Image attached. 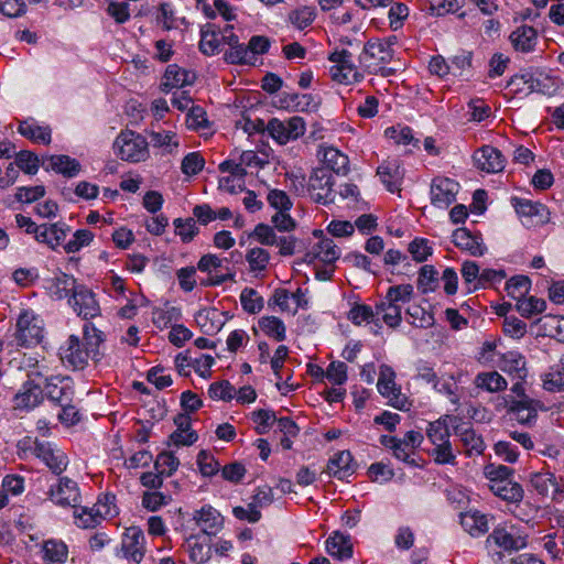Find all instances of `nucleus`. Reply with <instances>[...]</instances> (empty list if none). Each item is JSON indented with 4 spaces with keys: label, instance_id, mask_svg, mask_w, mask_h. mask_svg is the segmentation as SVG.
<instances>
[{
    "label": "nucleus",
    "instance_id": "f257e3e1",
    "mask_svg": "<svg viewBox=\"0 0 564 564\" xmlns=\"http://www.w3.org/2000/svg\"><path fill=\"white\" fill-rule=\"evenodd\" d=\"M84 343L76 335H69L61 345L58 355L62 364L72 370H83L88 366L89 358L100 356V346L105 341V335L94 324L86 323L83 326Z\"/></svg>",
    "mask_w": 564,
    "mask_h": 564
},
{
    "label": "nucleus",
    "instance_id": "f03ea898",
    "mask_svg": "<svg viewBox=\"0 0 564 564\" xmlns=\"http://www.w3.org/2000/svg\"><path fill=\"white\" fill-rule=\"evenodd\" d=\"M490 491L509 503H520L524 497L521 484L513 480V469L505 465L488 464L484 467Z\"/></svg>",
    "mask_w": 564,
    "mask_h": 564
},
{
    "label": "nucleus",
    "instance_id": "7ed1b4c3",
    "mask_svg": "<svg viewBox=\"0 0 564 564\" xmlns=\"http://www.w3.org/2000/svg\"><path fill=\"white\" fill-rule=\"evenodd\" d=\"M394 51L392 42L383 39H371L359 54L360 66L369 74H379L389 77L395 73L388 64L392 61Z\"/></svg>",
    "mask_w": 564,
    "mask_h": 564
},
{
    "label": "nucleus",
    "instance_id": "20e7f679",
    "mask_svg": "<svg viewBox=\"0 0 564 564\" xmlns=\"http://www.w3.org/2000/svg\"><path fill=\"white\" fill-rule=\"evenodd\" d=\"M113 151L123 161L144 162L149 158V143L141 134L132 130H124L116 138Z\"/></svg>",
    "mask_w": 564,
    "mask_h": 564
},
{
    "label": "nucleus",
    "instance_id": "39448f33",
    "mask_svg": "<svg viewBox=\"0 0 564 564\" xmlns=\"http://www.w3.org/2000/svg\"><path fill=\"white\" fill-rule=\"evenodd\" d=\"M44 337V322L31 310H23L18 316L14 338L22 347L39 345Z\"/></svg>",
    "mask_w": 564,
    "mask_h": 564
},
{
    "label": "nucleus",
    "instance_id": "423d86ee",
    "mask_svg": "<svg viewBox=\"0 0 564 564\" xmlns=\"http://www.w3.org/2000/svg\"><path fill=\"white\" fill-rule=\"evenodd\" d=\"M328 61L332 65L328 68L330 78L340 85H352L360 83L364 75L352 62V55L347 50L333 52Z\"/></svg>",
    "mask_w": 564,
    "mask_h": 564
},
{
    "label": "nucleus",
    "instance_id": "0eeeda50",
    "mask_svg": "<svg viewBox=\"0 0 564 564\" xmlns=\"http://www.w3.org/2000/svg\"><path fill=\"white\" fill-rule=\"evenodd\" d=\"M269 135L279 144L301 138L306 131V124L302 117L294 116L288 120L272 118L267 124Z\"/></svg>",
    "mask_w": 564,
    "mask_h": 564
},
{
    "label": "nucleus",
    "instance_id": "6e6552de",
    "mask_svg": "<svg viewBox=\"0 0 564 564\" xmlns=\"http://www.w3.org/2000/svg\"><path fill=\"white\" fill-rule=\"evenodd\" d=\"M528 484L530 489L541 498H551L556 502L564 498V489L560 487L555 475L549 470L529 473Z\"/></svg>",
    "mask_w": 564,
    "mask_h": 564
},
{
    "label": "nucleus",
    "instance_id": "1a4fd4ad",
    "mask_svg": "<svg viewBox=\"0 0 564 564\" xmlns=\"http://www.w3.org/2000/svg\"><path fill=\"white\" fill-rule=\"evenodd\" d=\"M48 499L62 508L76 509L82 502V495L77 482L68 477H61L56 485L48 490Z\"/></svg>",
    "mask_w": 564,
    "mask_h": 564
},
{
    "label": "nucleus",
    "instance_id": "9d476101",
    "mask_svg": "<svg viewBox=\"0 0 564 564\" xmlns=\"http://www.w3.org/2000/svg\"><path fill=\"white\" fill-rule=\"evenodd\" d=\"M227 260L216 254H205L197 263V269L208 273V279L202 281L203 285H220L226 281L234 280V273L226 265Z\"/></svg>",
    "mask_w": 564,
    "mask_h": 564
},
{
    "label": "nucleus",
    "instance_id": "9b49d317",
    "mask_svg": "<svg viewBox=\"0 0 564 564\" xmlns=\"http://www.w3.org/2000/svg\"><path fill=\"white\" fill-rule=\"evenodd\" d=\"M333 185V176L326 169H315L308 180L312 199L324 205L333 203L335 199Z\"/></svg>",
    "mask_w": 564,
    "mask_h": 564
},
{
    "label": "nucleus",
    "instance_id": "f8f14e48",
    "mask_svg": "<svg viewBox=\"0 0 564 564\" xmlns=\"http://www.w3.org/2000/svg\"><path fill=\"white\" fill-rule=\"evenodd\" d=\"M379 393L389 400L390 405L398 410H405L408 401L401 395L395 384V372L390 366L381 365L377 382Z\"/></svg>",
    "mask_w": 564,
    "mask_h": 564
},
{
    "label": "nucleus",
    "instance_id": "ddd939ff",
    "mask_svg": "<svg viewBox=\"0 0 564 564\" xmlns=\"http://www.w3.org/2000/svg\"><path fill=\"white\" fill-rule=\"evenodd\" d=\"M31 451L55 475H61L68 466L67 455L48 442L35 441Z\"/></svg>",
    "mask_w": 564,
    "mask_h": 564
},
{
    "label": "nucleus",
    "instance_id": "4468645a",
    "mask_svg": "<svg viewBox=\"0 0 564 564\" xmlns=\"http://www.w3.org/2000/svg\"><path fill=\"white\" fill-rule=\"evenodd\" d=\"M497 546L505 551H518L527 546V535L522 534L516 525H499L488 536Z\"/></svg>",
    "mask_w": 564,
    "mask_h": 564
},
{
    "label": "nucleus",
    "instance_id": "2eb2a0df",
    "mask_svg": "<svg viewBox=\"0 0 564 564\" xmlns=\"http://www.w3.org/2000/svg\"><path fill=\"white\" fill-rule=\"evenodd\" d=\"M511 203L517 214L525 219L527 225H544L551 220L550 210L539 202L513 197Z\"/></svg>",
    "mask_w": 564,
    "mask_h": 564
},
{
    "label": "nucleus",
    "instance_id": "dca6fc26",
    "mask_svg": "<svg viewBox=\"0 0 564 564\" xmlns=\"http://www.w3.org/2000/svg\"><path fill=\"white\" fill-rule=\"evenodd\" d=\"M43 392L56 405L68 404V402L74 401V382L67 376L50 377L45 382Z\"/></svg>",
    "mask_w": 564,
    "mask_h": 564
},
{
    "label": "nucleus",
    "instance_id": "f3484780",
    "mask_svg": "<svg viewBox=\"0 0 564 564\" xmlns=\"http://www.w3.org/2000/svg\"><path fill=\"white\" fill-rule=\"evenodd\" d=\"M459 184L448 177H435L431 184V202L437 208H447L456 200Z\"/></svg>",
    "mask_w": 564,
    "mask_h": 564
},
{
    "label": "nucleus",
    "instance_id": "a211bd4d",
    "mask_svg": "<svg viewBox=\"0 0 564 564\" xmlns=\"http://www.w3.org/2000/svg\"><path fill=\"white\" fill-rule=\"evenodd\" d=\"M145 538L138 527L126 529L121 540V552L124 558L139 564L145 554Z\"/></svg>",
    "mask_w": 564,
    "mask_h": 564
},
{
    "label": "nucleus",
    "instance_id": "6ab92c4d",
    "mask_svg": "<svg viewBox=\"0 0 564 564\" xmlns=\"http://www.w3.org/2000/svg\"><path fill=\"white\" fill-rule=\"evenodd\" d=\"M508 410V413L513 420L520 424H532L538 416L536 402L531 398L514 399L510 397H503L502 403Z\"/></svg>",
    "mask_w": 564,
    "mask_h": 564
},
{
    "label": "nucleus",
    "instance_id": "aec40b11",
    "mask_svg": "<svg viewBox=\"0 0 564 564\" xmlns=\"http://www.w3.org/2000/svg\"><path fill=\"white\" fill-rule=\"evenodd\" d=\"M69 304L76 314L84 319H91L100 315V306L91 290L79 285L69 300Z\"/></svg>",
    "mask_w": 564,
    "mask_h": 564
},
{
    "label": "nucleus",
    "instance_id": "412c9836",
    "mask_svg": "<svg viewBox=\"0 0 564 564\" xmlns=\"http://www.w3.org/2000/svg\"><path fill=\"white\" fill-rule=\"evenodd\" d=\"M43 401V389L34 379H28L13 397V408L30 411Z\"/></svg>",
    "mask_w": 564,
    "mask_h": 564
},
{
    "label": "nucleus",
    "instance_id": "4be33fe9",
    "mask_svg": "<svg viewBox=\"0 0 564 564\" xmlns=\"http://www.w3.org/2000/svg\"><path fill=\"white\" fill-rule=\"evenodd\" d=\"M477 169L486 173H498L505 169L506 160L502 153L491 145H484L474 153Z\"/></svg>",
    "mask_w": 564,
    "mask_h": 564
},
{
    "label": "nucleus",
    "instance_id": "5701e85b",
    "mask_svg": "<svg viewBox=\"0 0 564 564\" xmlns=\"http://www.w3.org/2000/svg\"><path fill=\"white\" fill-rule=\"evenodd\" d=\"M193 520L206 535H216L224 527L223 516L212 506L205 505L194 511Z\"/></svg>",
    "mask_w": 564,
    "mask_h": 564
},
{
    "label": "nucleus",
    "instance_id": "b1692460",
    "mask_svg": "<svg viewBox=\"0 0 564 564\" xmlns=\"http://www.w3.org/2000/svg\"><path fill=\"white\" fill-rule=\"evenodd\" d=\"M377 174L389 192L394 193L401 189L404 172L399 160L391 159L384 161L379 165Z\"/></svg>",
    "mask_w": 564,
    "mask_h": 564
},
{
    "label": "nucleus",
    "instance_id": "393cba45",
    "mask_svg": "<svg viewBox=\"0 0 564 564\" xmlns=\"http://www.w3.org/2000/svg\"><path fill=\"white\" fill-rule=\"evenodd\" d=\"M339 257L340 249L330 238H322L306 254L310 262L318 260L326 265H333Z\"/></svg>",
    "mask_w": 564,
    "mask_h": 564
},
{
    "label": "nucleus",
    "instance_id": "a878e982",
    "mask_svg": "<svg viewBox=\"0 0 564 564\" xmlns=\"http://www.w3.org/2000/svg\"><path fill=\"white\" fill-rule=\"evenodd\" d=\"M453 242L457 248L469 252L474 257H480L486 251L481 236L473 235L467 228L456 229L453 232Z\"/></svg>",
    "mask_w": 564,
    "mask_h": 564
},
{
    "label": "nucleus",
    "instance_id": "bb28decb",
    "mask_svg": "<svg viewBox=\"0 0 564 564\" xmlns=\"http://www.w3.org/2000/svg\"><path fill=\"white\" fill-rule=\"evenodd\" d=\"M318 155L322 158L324 167L328 172L332 170L336 174H347L349 171V159L346 154L332 145L321 147Z\"/></svg>",
    "mask_w": 564,
    "mask_h": 564
},
{
    "label": "nucleus",
    "instance_id": "cd10ccee",
    "mask_svg": "<svg viewBox=\"0 0 564 564\" xmlns=\"http://www.w3.org/2000/svg\"><path fill=\"white\" fill-rule=\"evenodd\" d=\"M68 231L69 227L64 223L43 224L36 241L48 246L51 249H56L65 240Z\"/></svg>",
    "mask_w": 564,
    "mask_h": 564
},
{
    "label": "nucleus",
    "instance_id": "c85d7f7f",
    "mask_svg": "<svg viewBox=\"0 0 564 564\" xmlns=\"http://www.w3.org/2000/svg\"><path fill=\"white\" fill-rule=\"evenodd\" d=\"M223 45L220 26L207 23L200 29L199 51L207 56L215 55Z\"/></svg>",
    "mask_w": 564,
    "mask_h": 564
},
{
    "label": "nucleus",
    "instance_id": "c756f323",
    "mask_svg": "<svg viewBox=\"0 0 564 564\" xmlns=\"http://www.w3.org/2000/svg\"><path fill=\"white\" fill-rule=\"evenodd\" d=\"M327 553L337 560H347L352 556V543L349 534L334 532L326 540Z\"/></svg>",
    "mask_w": 564,
    "mask_h": 564
},
{
    "label": "nucleus",
    "instance_id": "7c9ffc66",
    "mask_svg": "<svg viewBox=\"0 0 564 564\" xmlns=\"http://www.w3.org/2000/svg\"><path fill=\"white\" fill-rule=\"evenodd\" d=\"M455 435H457L463 443L466 453L471 455H480L485 449L482 438L466 423L454 425Z\"/></svg>",
    "mask_w": 564,
    "mask_h": 564
},
{
    "label": "nucleus",
    "instance_id": "2f4dec72",
    "mask_svg": "<svg viewBox=\"0 0 564 564\" xmlns=\"http://www.w3.org/2000/svg\"><path fill=\"white\" fill-rule=\"evenodd\" d=\"M18 131L21 135L33 142L42 144H48L51 142L50 127L39 124V122L32 118L21 121Z\"/></svg>",
    "mask_w": 564,
    "mask_h": 564
},
{
    "label": "nucleus",
    "instance_id": "473e14b6",
    "mask_svg": "<svg viewBox=\"0 0 564 564\" xmlns=\"http://www.w3.org/2000/svg\"><path fill=\"white\" fill-rule=\"evenodd\" d=\"M498 367L511 376L519 379L527 377L525 359L516 350L507 351L500 356Z\"/></svg>",
    "mask_w": 564,
    "mask_h": 564
},
{
    "label": "nucleus",
    "instance_id": "72a5a7b5",
    "mask_svg": "<svg viewBox=\"0 0 564 564\" xmlns=\"http://www.w3.org/2000/svg\"><path fill=\"white\" fill-rule=\"evenodd\" d=\"M510 41L517 51L532 52L536 45L538 32L533 26L521 25L510 34Z\"/></svg>",
    "mask_w": 564,
    "mask_h": 564
},
{
    "label": "nucleus",
    "instance_id": "f704fd0d",
    "mask_svg": "<svg viewBox=\"0 0 564 564\" xmlns=\"http://www.w3.org/2000/svg\"><path fill=\"white\" fill-rule=\"evenodd\" d=\"M151 144L162 150L163 154L175 155L178 153L180 138L174 131L160 130L149 133Z\"/></svg>",
    "mask_w": 564,
    "mask_h": 564
},
{
    "label": "nucleus",
    "instance_id": "c9c22d12",
    "mask_svg": "<svg viewBox=\"0 0 564 564\" xmlns=\"http://www.w3.org/2000/svg\"><path fill=\"white\" fill-rule=\"evenodd\" d=\"M45 564H65L68 557V546L62 540L50 539L42 545Z\"/></svg>",
    "mask_w": 564,
    "mask_h": 564
},
{
    "label": "nucleus",
    "instance_id": "e433bc0d",
    "mask_svg": "<svg viewBox=\"0 0 564 564\" xmlns=\"http://www.w3.org/2000/svg\"><path fill=\"white\" fill-rule=\"evenodd\" d=\"M460 524L463 529L473 536L485 534L489 530L486 514L470 510L460 514Z\"/></svg>",
    "mask_w": 564,
    "mask_h": 564
},
{
    "label": "nucleus",
    "instance_id": "4c0bfd02",
    "mask_svg": "<svg viewBox=\"0 0 564 564\" xmlns=\"http://www.w3.org/2000/svg\"><path fill=\"white\" fill-rule=\"evenodd\" d=\"M352 456L348 451H341L336 453L328 462L326 471L338 479H344L345 477L351 475L354 473Z\"/></svg>",
    "mask_w": 564,
    "mask_h": 564
},
{
    "label": "nucleus",
    "instance_id": "58836bf2",
    "mask_svg": "<svg viewBox=\"0 0 564 564\" xmlns=\"http://www.w3.org/2000/svg\"><path fill=\"white\" fill-rule=\"evenodd\" d=\"M474 384L478 389L496 393L507 389L508 382L505 377L494 370L479 372L474 379Z\"/></svg>",
    "mask_w": 564,
    "mask_h": 564
},
{
    "label": "nucleus",
    "instance_id": "ea45409f",
    "mask_svg": "<svg viewBox=\"0 0 564 564\" xmlns=\"http://www.w3.org/2000/svg\"><path fill=\"white\" fill-rule=\"evenodd\" d=\"M316 18V11L314 7L301 6L292 9L286 17V22L293 29L302 31L308 28Z\"/></svg>",
    "mask_w": 564,
    "mask_h": 564
},
{
    "label": "nucleus",
    "instance_id": "a19ab883",
    "mask_svg": "<svg viewBox=\"0 0 564 564\" xmlns=\"http://www.w3.org/2000/svg\"><path fill=\"white\" fill-rule=\"evenodd\" d=\"M46 169H51L66 177H75L80 172V164L68 155H52L48 159Z\"/></svg>",
    "mask_w": 564,
    "mask_h": 564
},
{
    "label": "nucleus",
    "instance_id": "79ce46f5",
    "mask_svg": "<svg viewBox=\"0 0 564 564\" xmlns=\"http://www.w3.org/2000/svg\"><path fill=\"white\" fill-rule=\"evenodd\" d=\"M447 421L457 422V417H441L429 424L426 436L434 445H444L449 442V427Z\"/></svg>",
    "mask_w": 564,
    "mask_h": 564
},
{
    "label": "nucleus",
    "instance_id": "37998d69",
    "mask_svg": "<svg viewBox=\"0 0 564 564\" xmlns=\"http://www.w3.org/2000/svg\"><path fill=\"white\" fill-rule=\"evenodd\" d=\"M193 75L184 68H181L176 64L169 65L165 74L163 87L165 90H170L172 88H178L184 85L192 84Z\"/></svg>",
    "mask_w": 564,
    "mask_h": 564
},
{
    "label": "nucleus",
    "instance_id": "c03bdc74",
    "mask_svg": "<svg viewBox=\"0 0 564 564\" xmlns=\"http://www.w3.org/2000/svg\"><path fill=\"white\" fill-rule=\"evenodd\" d=\"M258 325L265 336L276 341H283L286 338L285 324L276 316H262Z\"/></svg>",
    "mask_w": 564,
    "mask_h": 564
},
{
    "label": "nucleus",
    "instance_id": "a18cd8bd",
    "mask_svg": "<svg viewBox=\"0 0 564 564\" xmlns=\"http://www.w3.org/2000/svg\"><path fill=\"white\" fill-rule=\"evenodd\" d=\"M246 261L249 267V271L254 275L263 273L270 262L269 252L260 247L250 248L246 253Z\"/></svg>",
    "mask_w": 564,
    "mask_h": 564
},
{
    "label": "nucleus",
    "instance_id": "49530a36",
    "mask_svg": "<svg viewBox=\"0 0 564 564\" xmlns=\"http://www.w3.org/2000/svg\"><path fill=\"white\" fill-rule=\"evenodd\" d=\"M78 286L79 285L76 283L74 276L61 273L53 279L51 292L58 300L69 295L73 297V294L77 291Z\"/></svg>",
    "mask_w": 564,
    "mask_h": 564
},
{
    "label": "nucleus",
    "instance_id": "de8ad7c7",
    "mask_svg": "<svg viewBox=\"0 0 564 564\" xmlns=\"http://www.w3.org/2000/svg\"><path fill=\"white\" fill-rule=\"evenodd\" d=\"M377 314L382 313L383 322L392 328L400 325L402 321L401 305L388 300H383L376 305Z\"/></svg>",
    "mask_w": 564,
    "mask_h": 564
},
{
    "label": "nucleus",
    "instance_id": "09e8293b",
    "mask_svg": "<svg viewBox=\"0 0 564 564\" xmlns=\"http://www.w3.org/2000/svg\"><path fill=\"white\" fill-rule=\"evenodd\" d=\"M187 551L191 561L196 564H205L212 557V545L199 542L196 536L187 540Z\"/></svg>",
    "mask_w": 564,
    "mask_h": 564
},
{
    "label": "nucleus",
    "instance_id": "8fccbe9b",
    "mask_svg": "<svg viewBox=\"0 0 564 564\" xmlns=\"http://www.w3.org/2000/svg\"><path fill=\"white\" fill-rule=\"evenodd\" d=\"M546 308V302L543 299H538L535 296H529L520 299L517 302V310L521 316L525 318H530L533 315L541 314Z\"/></svg>",
    "mask_w": 564,
    "mask_h": 564
},
{
    "label": "nucleus",
    "instance_id": "3c124183",
    "mask_svg": "<svg viewBox=\"0 0 564 564\" xmlns=\"http://www.w3.org/2000/svg\"><path fill=\"white\" fill-rule=\"evenodd\" d=\"M437 286L438 272L433 265H423L419 272L417 289L425 294L435 291Z\"/></svg>",
    "mask_w": 564,
    "mask_h": 564
},
{
    "label": "nucleus",
    "instance_id": "603ef678",
    "mask_svg": "<svg viewBox=\"0 0 564 564\" xmlns=\"http://www.w3.org/2000/svg\"><path fill=\"white\" fill-rule=\"evenodd\" d=\"M180 466L178 458L172 452H162L156 456L154 468L160 475L170 477Z\"/></svg>",
    "mask_w": 564,
    "mask_h": 564
},
{
    "label": "nucleus",
    "instance_id": "864d4df0",
    "mask_svg": "<svg viewBox=\"0 0 564 564\" xmlns=\"http://www.w3.org/2000/svg\"><path fill=\"white\" fill-rule=\"evenodd\" d=\"M531 88L533 93L552 96L558 90L560 80L555 77L539 73L538 76L534 75V80H531Z\"/></svg>",
    "mask_w": 564,
    "mask_h": 564
},
{
    "label": "nucleus",
    "instance_id": "5fc2aeb1",
    "mask_svg": "<svg viewBox=\"0 0 564 564\" xmlns=\"http://www.w3.org/2000/svg\"><path fill=\"white\" fill-rule=\"evenodd\" d=\"M530 286L531 281L528 276L516 275L507 281L506 291L510 297L517 300L518 302L529 292Z\"/></svg>",
    "mask_w": 564,
    "mask_h": 564
},
{
    "label": "nucleus",
    "instance_id": "6e6d98bb",
    "mask_svg": "<svg viewBox=\"0 0 564 564\" xmlns=\"http://www.w3.org/2000/svg\"><path fill=\"white\" fill-rule=\"evenodd\" d=\"M106 12L117 24H124L131 19L130 6L126 1L109 0Z\"/></svg>",
    "mask_w": 564,
    "mask_h": 564
},
{
    "label": "nucleus",
    "instance_id": "4d7b16f0",
    "mask_svg": "<svg viewBox=\"0 0 564 564\" xmlns=\"http://www.w3.org/2000/svg\"><path fill=\"white\" fill-rule=\"evenodd\" d=\"M543 388L550 392L564 390V366L551 368L542 376Z\"/></svg>",
    "mask_w": 564,
    "mask_h": 564
},
{
    "label": "nucleus",
    "instance_id": "13d9d810",
    "mask_svg": "<svg viewBox=\"0 0 564 564\" xmlns=\"http://www.w3.org/2000/svg\"><path fill=\"white\" fill-rule=\"evenodd\" d=\"M240 303L242 308L250 314H256L263 307L262 297L259 296L256 290L250 288H246L241 291Z\"/></svg>",
    "mask_w": 564,
    "mask_h": 564
},
{
    "label": "nucleus",
    "instance_id": "bf43d9fd",
    "mask_svg": "<svg viewBox=\"0 0 564 564\" xmlns=\"http://www.w3.org/2000/svg\"><path fill=\"white\" fill-rule=\"evenodd\" d=\"M413 294L414 289L411 284H399L388 289L386 300L402 305L409 303Z\"/></svg>",
    "mask_w": 564,
    "mask_h": 564
},
{
    "label": "nucleus",
    "instance_id": "052dcab7",
    "mask_svg": "<svg viewBox=\"0 0 564 564\" xmlns=\"http://www.w3.org/2000/svg\"><path fill=\"white\" fill-rule=\"evenodd\" d=\"M115 500L116 497L113 495H102L93 506V511H95V514L101 517V519L112 518L118 513Z\"/></svg>",
    "mask_w": 564,
    "mask_h": 564
},
{
    "label": "nucleus",
    "instance_id": "680f3d73",
    "mask_svg": "<svg viewBox=\"0 0 564 564\" xmlns=\"http://www.w3.org/2000/svg\"><path fill=\"white\" fill-rule=\"evenodd\" d=\"M205 165V160L199 152H191L184 156L181 163L182 173L187 176L198 174Z\"/></svg>",
    "mask_w": 564,
    "mask_h": 564
},
{
    "label": "nucleus",
    "instance_id": "e2e57ef3",
    "mask_svg": "<svg viewBox=\"0 0 564 564\" xmlns=\"http://www.w3.org/2000/svg\"><path fill=\"white\" fill-rule=\"evenodd\" d=\"M248 44H237L225 53V59L229 64L252 65L251 55L248 52Z\"/></svg>",
    "mask_w": 564,
    "mask_h": 564
},
{
    "label": "nucleus",
    "instance_id": "0e129e2a",
    "mask_svg": "<svg viewBox=\"0 0 564 564\" xmlns=\"http://www.w3.org/2000/svg\"><path fill=\"white\" fill-rule=\"evenodd\" d=\"M531 80H534V74L525 72L512 76L508 82V86L511 88L513 94L529 95L533 93V89L531 88Z\"/></svg>",
    "mask_w": 564,
    "mask_h": 564
},
{
    "label": "nucleus",
    "instance_id": "69168bd1",
    "mask_svg": "<svg viewBox=\"0 0 564 564\" xmlns=\"http://www.w3.org/2000/svg\"><path fill=\"white\" fill-rule=\"evenodd\" d=\"M406 313L411 318L410 323L415 327L425 328L433 325V315L420 305L409 306Z\"/></svg>",
    "mask_w": 564,
    "mask_h": 564
},
{
    "label": "nucleus",
    "instance_id": "338daca9",
    "mask_svg": "<svg viewBox=\"0 0 564 564\" xmlns=\"http://www.w3.org/2000/svg\"><path fill=\"white\" fill-rule=\"evenodd\" d=\"M208 394L214 400L230 401L235 398L236 389L229 381L223 380L212 383Z\"/></svg>",
    "mask_w": 564,
    "mask_h": 564
},
{
    "label": "nucleus",
    "instance_id": "774afa93",
    "mask_svg": "<svg viewBox=\"0 0 564 564\" xmlns=\"http://www.w3.org/2000/svg\"><path fill=\"white\" fill-rule=\"evenodd\" d=\"M94 235L88 229L76 230L73 239L64 245L67 253L78 252L83 247L88 246L93 241Z\"/></svg>",
    "mask_w": 564,
    "mask_h": 564
}]
</instances>
